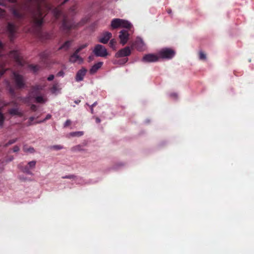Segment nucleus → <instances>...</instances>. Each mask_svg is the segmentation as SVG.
<instances>
[{
    "label": "nucleus",
    "instance_id": "42",
    "mask_svg": "<svg viewBox=\"0 0 254 254\" xmlns=\"http://www.w3.org/2000/svg\"><path fill=\"white\" fill-rule=\"evenodd\" d=\"M19 147L18 146H14L13 148V151L14 152H17L19 151Z\"/></svg>",
    "mask_w": 254,
    "mask_h": 254
},
{
    "label": "nucleus",
    "instance_id": "18",
    "mask_svg": "<svg viewBox=\"0 0 254 254\" xmlns=\"http://www.w3.org/2000/svg\"><path fill=\"white\" fill-rule=\"evenodd\" d=\"M103 65L102 62H98L95 64H94L90 69V72L91 74L95 73L97 70L101 68L102 65Z\"/></svg>",
    "mask_w": 254,
    "mask_h": 254
},
{
    "label": "nucleus",
    "instance_id": "6",
    "mask_svg": "<svg viewBox=\"0 0 254 254\" xmlns=\"http://www.w3.org/2000/svg\"><path fill=\"white\" fill-rule=\"evenodd\" d=\"M128 29H123L119 32V38L120 43L122 45H125L129 39V34Z\"/></svg>",
    "mask_w": 254,
    "mask_h": 254
},
{
    "label": "nucleus",
    "instance_id": "39",
    "mask_svg": "<svg viewBox=\"0 0 254 254\" xmlns=\"http://www.w3.org/2000/svg\"><path fill=\"white\" fill-rule=\"evenodd\" d=\"M5 84L7 85V87H9V92H10L11 93L13 94V91L12 90V89H11V88H10V83H9V81H5Z\"/></svg>",
    "mask_w": 254,
    "mask_h": 254
},
{
    "label": "nucleus",
    "instance_id": "20",
    "mask_svg": "<svg viewBox=\"0 0 254 254\" xmlns=\"http://www.w3.org/2000/svg\"><path fill=\"white\" fill-rule=\"evenodd\" d=\"M84 150L83 146L81 144L75 145L71 148V151L73 152L83 151Z\"/></svg>",
    "mask_w": 254,
    "mask_h": 254
},
{
    "label": "nucleus",
    "instance_id": "48",
    "mask_svg": "<svg viewBox=\"0 0 254 254\" xmlns=\"http://www.w3.org/2000/svg\"><path fill=\"white\" fill-rule=\"evenodd\" d=\"M97 102H95L93 104L90 106V107H93L97 105Z\"/></svg>",
    "mask_w": 254,
    "mask_h": 254
},
{
    "label": "nucleus",
    "instance_id": "1",
    "mask_svg": "<svg viewBox=\"0 0 254 254\" xmlns=\"http://www.w3.org/2000/svg\"><path fill=\"white\" fill-rule=\"evenodd\" d=\"M37 1L43 3V5L39 4L36 9L32 12L33 22L36 27L40 26L43 23V11L44 8L50 9L49 6L44 2L45 0H36Z\"/></svg>",
    "mask_w": 254,
    "mask_h": 254
},
{
    "label": "nucleus",
    "instance_id": "50",
    "mask_svg": "<svg viewBox=\"0 0 254 254\" xmlns=\"http://www.w3.org/2000/svg\"><path fill=\"white\" fill-rule=\"evenodd\" d=\"M4 72H5V70L1 71L0 72V76H1L2 74H4Z\"/></svg>",
    "mask_w": 254,
    "mask_h": 254
},
{
    "label": "nucleus",
    "instance_id": "9",
    "mask_svg": "<svg viewBox=\"0 0 254 254\" xmlns=\"http://www.w3.org/2000/svg\"><path fill=\"white\" fill-rule=\"evenodd\" d=\"M131 54V50L129 47H126L120 50H119L117 53L115 54V57L122 58L129 56Z\"/></svg>",
    "mask_w": 254,
    "mask_h": 254
},
{
    "label": "nucleus",
    "instance_id": "14",
    "mask_svg": "<svg viewBox=\"0 0 254 254\" xmlns=\"http://www.w3.org/2000/svg\"><path fill=\"white\" fill-rule=\"evenodd\" d=\"M36 102L40 104H45L48 101V98L46 95L39 94L35 96Z\"/></svg>",
    "mask_w": 254,
    "mask_h": 254
},
{
    "label": "nucleus",
    "instance_id": "43",
    "mask_svg": "<svg viewBox=\"0 0 254 254\" xmlns=\"http://www.w3.org/2000/svg\"><path fill=\"white\" fill-rule=\"evenodd\" d=\"M170 96L172 98H174V99H177V97H178V95L176 93H171L170 94Z\"/></svg>",
    "mask_w": 254,
    "mask_h": 254
},
{
    "label": "nucleus",
    "instance_id": "55",
    "mask_svg": "<svg viewBox=\"0 0 254 254\" xmlns=\"http://www.w3.org/2000/svg\"><path fill=\"white\" fill-rule=\"evenodd\" d=\"M67 0H65V1H67Z\"/></svg>",
    "mask_w": 254,
    "mask_h": 254
},
{
    "label": "nucleus",
    "instance_id": "2",
    "mask_svg": "<svg viewBox=\"0 0 254 254\" xmlns=\"http://www.w3.org/2000/svg\"><path fill=\"white\" fill-rule=\"evenodd\" d=\"M111 26L113 29L124 28L128 30H130L133 27L129 21L120 18L113 19L111 21Z\"/></svg>",
    "mask_w": 254,
    "mask_h": 254
},
{
    "label": "nucleus",
    "instance_id": "35",
    "mask_svg": "<svg viewBox=\"0 0 254 254\" xmlns=\"http://www.w3.org/2000/svg\"><path fill=\"white\" fill-rule=\"evenodd\" d=\"M51 118V115L50 114H48L46 116V118L43 120L37 121L35 123V124H40V123H43V122L46 121V120L50 119Z\"/></svg>",
    "mask_w": 254,
    "mask_h": 254
},
{
    "label": "nucleus",
    "instance_id": "15",
    "mask_svg": "<svg viewBox=\"0 0 254 254\" xmlns=\"http://www.w3.org/2000/svg\"><path fill=\"white\" fill-rule=\"evenodd\" d=\"M61 89L60 85L58 83H55L51 88V92L52 94L57 95L61 93Z\"/></svg>",
    "mask_w": 254,
    "mask_h": 254
},
{
    "label": "nucleus",
    "instance_id": "36",
    "mask_svg": "<svg viewBox=\"0 0 254 254\" xmlns=\"http://www.w3.org/2000/svg\"><path fill=\"white\" fill-rule=\"evenodd\" d=\"M13 14L14 15L17 17V18H21L22 17V14L21 13H19V12H17L16 10H14L13 11Z\"/></svg>",
    "mask_w": 254,
    "mask_h": 254
},
{
    "label": "nucleus",
    "instance_id": "34",
    "mask_svg": "<svg viewBox=\"0 0 254 254\" xmlns=\"http://www.w3.org/2000/svg\"><path fill=\"white\" fill-rule=\"evenodd\" d=\"M51 149H55L56 150H59L63 149V146L60 145H56L51 146Z\"/></svg>",
    "mask_w": 254,
    "mask_h": 254
},
{
    "label": "nucleus",
    "instance_id": "22",
    "mask_svg": "<svg viewBox=\"0 0 254 254\" xmlns=\"http://www.w3.org/2000/svg\"><path fill=\"white\" fill-rule=\"evenodd\" d=\"M84 132L82 131H77L74 132H70L68 134L69 136L74 137V136H81L83 135Z\"/></svg>",
    "mask_w": 254,
    "mask_h": 254
},
{
    "label": "nucleus",
    "instance_id": "8",
    "mask_svg": "<svg viewBox=\"0 0 254 254\" xmlns=\"http://www.w3.org/2000/svg\"><path fill=\"white\" fill-rule=\"evenodd\" d=\"M136 50L138 51H144L146 49V45L143 40L140 37H137L135 41L133 44Z\"/></svg>",
    "mask_w": 254,
    "mask_h": 254
},
{
    "label": "nucleus",
    "instance_id": "41",
    "mask_svg": "<svg viewBox=\"0 0 254 254\" xmlns=\"http://www.w3.org/2000/svg\"><path fill=\"white\" fill-rule=\"evenodd\" d=\"M5 14V11L2 8H0V16L3 17Z\"/></svg>",
    "mask_w": 254,
    "mask_h": 254
},
{
    "label": "nucleus",
    "instance_id": "12",
    "mask_svg": "<svg viewBox=\"0 0 254 254\" xmlns=\"http://www.w3.org/2000/svg\"><path fill=\"white\" fill-rule=\"evenodd\" d=\"M85 21H82L81 23L80 24H83V23H84ZM79 24H75V23H71L70 22L67 21V20L66 19H64L63 23V28L64 30H68L72 28L75 27L77 26V25H79Z\"/></svg>",
    "mask_w": 254,
    "mask_h": 254
},
{
    "label": "nucleus",
    "instance_id": "28",
    "mask_svg": "<svg viewBox=\"0 0 254 254\" xmlns=\"http://www.w3.org/2000/svg\"><path fill=\"white\" fill-rule=\"evenodd\" d=\"M36 161H31L28 163V166L30 169L35 168L36 166Z\"/></svg>",
    "mask_w": 254,
    "mask_h": 254
},
{
    "label": "nucleus",
    "instance_id": "54",
    "mask_svg": "<svg viewBox=\"0 0 254 254\" xmlns=\"http://www.w3.org/2000/svg\"><path fill=\"white\" fill-rule=\"evenodd\" d=\"M9 159H10V161H11V160H13V158H9Z\"/></svg>",
    "mask_w": 254,
    "mask_h": 254
},
{
    "label": "nucleus",
    "instance_id": "49",
    "mask_svg": "<svg viewBox=\"0 0 254 254\" xmlns=\"http://www.w3.org/2000/svg\"><path fill=\"white\" fill-rule=\"evenodd\" d=\"M90 108L91 113L92 114H94L93 107H90Z\"/></svg>",
    "mask_w": 254,
    "mask_h": 254
},
{
    "label": "nucleus",
    "instance_id": "27",
    "mask_svg": "<svg viewBox=\"0 0 254 254\" xmlns=\"http://www.w3.org/2000/svg\"><path fill=\"white\" fill-rule=\"evenodd\" d=\"M116 44H117V42L115 39H112L110 40V43H109L110 46L114 50H116Z\"/></svg>",
    "mask_w": 254,
    "mask_h": 254
},
{
    "label": "nucleus",
    "instance_id": "11",
    "mask_svg": "<svg viewBox=\"0 0 254 254\" xmlns=\"http://www.w3.org/2000/svg\"><path fill=\"white\" fill-rule=\"evenodd\" d=\"M112 36L111 33L108 31L104 32L99 38V42L103 44H107L112 37Z\"/></svg>",
    "mask_w": 254,
    "mask_h": 254
},
{
    "label": "nucleus",
    "instance_id": "45",
    "mask_svg": "<svg viewBox=\"0 0 254 254\" xmlns=\"http://www.w3.org/2000/svg\"><path fill=\"white\" fill-rule=\"evenodd\" d=\"M95 120L97 123H100L101 122V120L98 117L96 118Z\"/></svg>",
    "mask_w": 254,
    "mask_h": 254
},
{
    "label": "nucleus",
    "instance_id": "5",
    "mask_svg": "<svg viewBox=\"0 0 254 254\" xmlns=\"http://www.w3.org/2000/svg\"><path fill=\"white\" fill-rule=\"evenodd\" d=\"M93 53L97 57H105L108 55V52L105 47L101 45H97L94 50Z\"/></svg>",
    "mask_w": 254,
    "mask_h": 254
},
{
    "label": "nucleus",
    "instance_id": "37",
    "mask_svg": "<svg viewBox=\"0 0 254 254\" xmlns=\"http://www.w3.org/2000/svg\"><path fill=\"white\" fill-rule=\"evenodd\" d=\"M17 141V139H12L8 141V142L5 144L6 146H8L9 145L15 143Z\"/></svg>",
    "mask_w": 254,
    "mask_h": 254
},
{
    "label": "nucleus",
    "instance_id": "10",
    "mask_svg": "<svg viewBox=\"0 0 254 254\" xmlns=\"http://www.w3.org/2000/svg\"><path fill=\"white\" fill-rule=\"evenodd\" d=\"M69 61L71 63H77L80 64L83 63V60L78 55V53L75 51V52L70 56Z\"/></svg>",
    "mask_w": 254,
    "mask_h": 254
},
{
    "label": "nucleus",
    "instance_id": "38",
    "mask_svg": "<svg viewBox=\"0 0 254 254\" xmlns=\"http://www.w3.org/2000/svg\"><path fill=\"white\" fill-rule=\"evenodd\" d=\"M34 119H35V118L34 117H30L29 119V121L28 122L27 126H31L33 124L32 122L34 121Z\"/></svg>",
    "mask_w": 254,
    "mask_h": 254
},
{
    "label": "nucleus",
    "instance_id": "31",
    "mask_svg": "<svg viewBox=\"0 0 254 254\" xmlns=\"http://www.w3.org/2000/svg\"><path fill=\"white\" fill-rule=\"evenodd\" d=\"M127 61V59H125L124 60L119 61H114L113 62L114 64H124L126 63Z\"/></svg>",
    "mask_w": 254,
    "mask_h": 254
},
{
    "label": "nucleus",
    "instance_id": "21",
    "mask_svg": "<svg viewBox=\"0 0 254 254\" xmlns=\"http://www.w3.org/2000/svg\"><path fill=\"white\" fill-rule=\"evenodd\" d=\"M9 114L12 116H21L22 113L18 108H13L9 111Z\"/></svg>",
    "mask_w": 254,
    "mask_h": 254
},
{
    "label": "nucleus",
    "instance_id": "16",
    "mask_svg": "<svg viewBox=\"0 0 254 254\" xmlns=\"http://www.w3.org/2000/svg\"><path fill=\"white\" fill-rule=\"evenodd\" d=\"M9 56L13 58L19 64H21L20 56L19 53L16 51H13L10 52Z\"/></svg>",
    "mask_w": 254,
    "mask_h": 254
},
{
    "label": "nucleus",
    "instance_id": "44",
    "mask_svg": "<svg viewBox=\"0 0 254 254\" xmlns=\"http://www.w3.org/2000/svg\"><path fill=\"white\" fill-rule=\"evenodd\" d=\"M54 78V75H50L48 78L47 79L49 81H52Z\"/></svg>",
    "mask_w": 254,
    "mask_h": 254
},
{
    "label": "nucleus",
    "instance_id": "24",
    "mask_svg": "<svg viewBox=\"0 0 254 254\" xmlns=\"http://www.w3.org/2000/svg\"><path fill=\"white\" fill-rule=\"evenodd\" d=\"M24 152L28 153H33L35 152V149L32 147H27L24 146L23 148Z\"/></svg>",
    "mask_w": 254,
    "mask_h": 254
},
{
    "label": "nucleus",
    "instance_id": "29",
    "mask_svg": "<svg viewBox=\"0 0 254 254\" xmlns=\"http://www.w3.org/2000/svg\"><path fill=\"white\" fill-rule=\"evenodd\" d=\"M199 59L201 60H205L206 59V56L202 51L199 52Z\"/></svg>",
    "mask_w": 254,
    "mask_h": 254
},
{
    "label": "nucleus",
    "instance_id": "26",
    "mask_svg": "<svg viewBox=\"0 0 254 254\" xmlns=\"http://www.w3.org/2000/svg\"><path fill=\"white\" fill-rule=\"evenodd\" d=\"M1 107H0V127L1 128L3 127V123L4 122L5 118L4 115L1 111Z\"/></svg>",
    "mask_w": 254,
    "mask_h": 254
},
{
    "label": "nucleus",
    "instance_id": "19",
    "mask_svg": "<svg viewBox=\"0 0 254 254\" xmlns=\"http://www.w3.org/2000/svg\"><path fill=\"white\" fill-rule=\"evenodd\" d=\"M7 31L9 33L10 36H13L15 31V26L12 23H8L7 25Z\"/></svg>",
    "mask_w": 254,
    "mask_h": 254
},
{
    "label": "nucleus",
    "instance_id": "52",
    "mask_svg": "<svg viewBox=\"0 0 254 254\" xmlns=\"http://www.w3.org/2000/svg\"><path fill=\"white\" fill-rule=\"evenodd\" d=\"M168 13H169V14L171 13H172V10L171 9L168 10Z\"/></svg>",
    "mask_w": 254,
    "mask_h": 254
},
{
    "label": "nucleus",
    "instance_id": "23",
    "mask_svg": "<svg viewBox=\"0 0 254 254\" xmlns=\"http://www.w3.org/2000/svg\"><path fill=\"white\" fill-rule=\"evenodd\" d=\"M46 86L45 84L41 85H36L33 88L34 91H38L43 90Z\"/></svg>",
    "mask_w": 254,
    "mask_h": 254
},
{
    "label": "nucleus",
    "instance_id": "40",
    "mask_svg": "<svg viewBox=\"0 0 254 254\" xmlns=\"http://www.w3.org/2000/svg\"><path fill=\"white\" fill-rule=\"evenodd\" d=\"M71 124V121L69 120H67L65 121V122L64 124V127H66L67 126H69Z\"/></svg>",
    "mask_w": 254,
    "mask_h": 254
},
{
    "label": "nucleus",
    "instance_id": "3",
    "mask_svg": "<svg viewBox=\"0 0 254 254\" xmlns=\"http://www.w3.org/2000/svg\"><path fill=\"white\" fill-rule=\"evenodd\" d=\"M159 59L170 60L172 59L175 55V51L169 48H165L161 49L158 52Z\"/></svg>",
    "mask_w": 254,
    "mask_h": 254
},
{
    "label": "nucleus",
    "instance_id": "46",
    "mask_svg": "<svg viewBox=\"0 0 254 254\" xmlns=\"http://www.w3.org/2000/svg\"><path fill=\"white\" fill-rule=\"evenodd\" d=\"M63 178H68V179H71L73 178L72 176H66L63 177Z\"/></svg>",
    "mask_w": 254,
    "mask_h": 254
},
{
    "label": "nucleus",
    "instance_id": "17",
    "mask_svg": "<svg viewBox=\"0 0 254 254\" xmlns=\"http://www.w3.org/2000/svg\"><path fill=\"white\" fill-rule=\"evenodd\" d=\"M18 168L23 173L30 175H32L33 173L30 171V169L29 168L28 166H23L22 165V163L19 164L18 165Z\"/></svg>",
    "mask_w": 254,
    "mask_h": 254
},
{
    "label": "nucleus",
    "instance_id": "53",
    "mask_svg": "<svg viewBox=\"0 0 254 254\" xmlns=\"http://www.w3.org/2000/svg\"><path fill=\"white\" fill-rule=\"evenodd\" d=\"M9 159H10V161H11V160H13V158H9Z\"/></svg>",
    "mask_w": 254,
    "mask_h": 254
},
{
    "label": "nucleus",
    "instance_id": "32",
    "mask_svg": "<svg viewBox=\"0 0 254 254\" xmlns=\"http://www.w3.org/2000/svg\"><path fill=\"white\" fill-rule=\"evenodd\" d=\"M52 12L56 17H58L59 15L61 14L60 11L57 8H54V9H53Z\"/></svg>",
    "mask_w": 254,
    "mask_h": 254
},
{
    "label": "nucleus",
    "instance_id": "25",
    "mask_svg": "<svg viewBox=\"0 0 254 254\" xmlns=\"http://www.w3.org/2000/svg\"><path fill=\"white\" fill-rule=\"evenodd\" d=\"M71 45V42L69 41H67L65 42L62 46H61L59 49H64L66 50Z\"/></svg>",
    "mask_w": 254,
    "mask_h": 254
},
{
    "label": "nucleus",
    "instance_id": "13",
    "mask_svg": "<svg viewBox=\"0 0 254 254\" xmlns=\"http://www.w3.org/2000/svg\"><path fill=\"white\" fill-rule=\"evenodd\" d=\"M86 72L87 70L84 67H82L77 72L75 76V80L77 82L83 80Z\"/></svg>",
    "mask_w": 254,
    "mask_h": 254
},
{
    "label": "nucleus",
    "instance_id": "47",
    "mask_svg": "<svg viewBox=\"0 0 254 254\" xmlns=\"http://www.w3.org/2000/svg\"><path fill=\"white\" fill-rule=\"evenodd\" d=\"M31 109L35 111L36 110V106L35 105H33L32 106H31Z\"/></svg>",
    "mask_w": 254,
    "mask_h": 254
},
{
    "label": "nucleus",
    "instance_id": "4",
    "mask_svg": "<svg viewBox=\"0 0 254 254\" xmlns=\"http://www.w3.org/2000/svg\"><path fill=\"white\" fill-rule=\"evenodd\" d=\"M12 74L16 86L18 88H24L25 85V80L23 76L16 72H13Z\"/></svg>",
    "mask_w": 254,
    "mask_h": 254
},
{
    "label": "nucleus",
    "instance_id": "7",
    "mask_svg": "<svg viewBox=\"0 0 254 254\" xmlns=\"http://www.w3.org/2000/svg\"><path fill=\"white\" fill-rule=\"evenodd\" d=\"M159 59L158 53L157 54H149L145 55L142 59V62L143 63H152L158 61Z\"/></svg>",
    "mask_w": 254,
    "mask_h": 254
},
{
    "label": "nucleus",
    "instance_id": "51",
    "mask_svg": "<svg viewBox=\"0 0 254 254\" xmlns=\"http://www.w3.org/2000/svg\"><path fill=\"white\" fill-rule=\"evenodd\" d=\"M19 179H20V180H25V179L24 178V177H22L21 176H19Z\"/></svg>",
    "mask_w": 254,
    "mask_h": 254
},
{
    "label": "nucleus",
    "instance_id": "33",
    "mask_svg": "<svg viewBox=\"0 0 254 254\" xmlns=\"http://www.w3.org/2000/svg\"><path fill=\"white\" fill-rule=\"evenodd\" d=\"M87 45H88V44H86V43L82 44V45L79 46L78 47V48L75 51H76L77 52L79 53L81 50H82L84 48H86L87 46Z\"/></svg>",
    "mask_w": 254,
    "mask_h": 254
},
{
    "label": "nucleus",
    "instance_id": "30",
    "mask_svg": "<svg viewBox=\"0 0 254 254\" xmlns=\"http://www.w3.org/2000/svg\"><path fill=\"white\" fill-rule=\"evenodd\" d=\"M29 67L30 69L34 72H36L39 69V67L36 65H30Z\"/></svg>",
    "mask_w": 254,
    "mask_h": 254
}]
</instances>
